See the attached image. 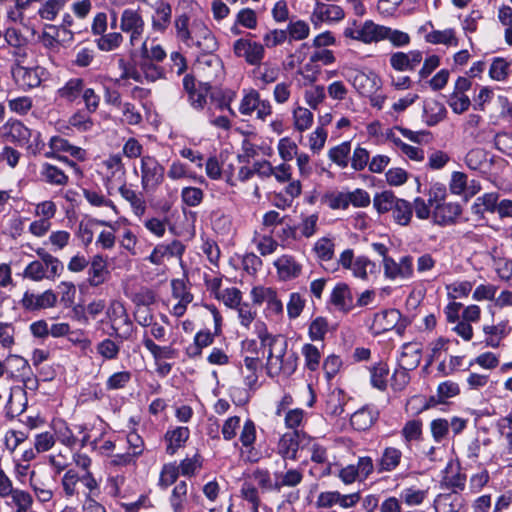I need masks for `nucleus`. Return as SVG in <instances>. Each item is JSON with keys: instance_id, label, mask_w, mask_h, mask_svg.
I'll list each match as a JSON object with an SVG mask.
<instances>
[{"instance_id": "49", "label": "nucleus", "mask_w": 512, "mask_h": 512, "mask_svg": "<svg viewBox=\"0 0 512 512\" xmlns=\"http://www.w3.org/2000/svg\"><path fill=\"white\" fill-rule=\"evenodd\" d=\"M240 495L245 501L251 504L252 512H259L261 499L258 489L253 482L245 479L240 489Z\"/></svg>"}, {"instance_id": "54", "label": "nucleus", "mask_w": 512, "mask_h": 512, "mask_svg": "<svg viewBox=\"0 0 512 512\" xmlns=\"http://www.w3.org/2000/svg\"><path fill=\"white\" fill-rule=\"evenodd\" d=\"M422 421L418 419L409 420L401 430L406 445L413 441H419L422 438Z\"/></svg>"}, {"instance_id": "57", "label": "nucleus", "mask_w": 512, "mask_h": 512, "mask_svg": "<svg viewBox=\"0 0 512 512\" xmlns=\"http://www.w3.org/2000/svg\"><path fill=\"white\" fill-rule=\"evenodd\" d=\"M398 200L392 192L383 191L375 195L373 205L379 213H386L393 210Z\"/></svg>"}, {"instance_id": "22", "label": "nucleus", "mask_w": 512, "mask_h": 512, "mask_svg": "<svg viewBox=\"0 0 512 512\" xmlns=\"http://www.w3.org/2000/svg\"><path fill=\"white\" fill-rule=\"evenodd\" d=\"M121 197L129 203L133 213L137 217H142L147 209L146 200L141 192H137L128 186L126 183H122L117 187Z\"/></svg>"}, {"instance_id": "42", "label": "nucleus", "mask_w": 512, "mask_h": 512, "mask_svg": "<svg viewBox=\"0 0 512 512\" xmlns=\"http://www.w3.org/2000/svg\"><path fill=\"white\" fill-rule=\"evenodd\" d=\"M304 100L310 109L316 110L326 99L325 87L323 85H305Z\"/></svg>"}, {"instance_id": "14", "label": "nucleus", "mask_w": 512, "mask_h": 512, "mask_svg": "<svg viewBox=\"0 0 512 512\" xmlns=\"http://www.w3.org/2000/svg\"><path fill=\"white\" fill-rule=\"evenodd\" d=\"M185 251V246L179 240H173L171 243H161L154 247L147 260L154 265H162L171 258H181Z\"/></svg>"}, {"instance_id": "58", "label": "nucleus", "mask_w": 512, "mask_h": 512, "mask_svg": "<svg viewBox=\"0 0 512 512\" xmlns=\"http://www.w3.org/2000/svg\"><path fill=\"white\" fill-rule=\"evenodd\" d=\"M301 353L304 357L306 368L310 371L317 370L321 360V353L319 349L313 344L306 343L303 345Z\"/></svg>"}, {"instance_id": "62", "label": "nucleus", "mask_w": 512, "mask_h": 512, "mask_svg": "<svg viewBox=\"0 0 512 512\" xmlns=\"http://www.w3.org/2000/svg\"><path fill=\"white\" fill-rule=\"evenodd\" d=\"M57 213V206L52 200H45L34 205L35 218L51 221Z\"/></svg>"}, {"instance_id": "6", "label": "nucleus", "mask_w": 512, "mask_h": 512, "mask_svg": "<svg viewBox=\"0 0 512 512\" xmlns=\"http://www.w3.org/2000/svg\"><path fill=\"white\" fill-rule=\"evenodd\" d=\"M141 187L145 192L155 191L164 180V167L159 161L150 155L141 157Z\"/></svg>"}, {"instance_id": "59", "label": "nucleus", "mask_w": 512, "mask_h": 512, "mask_svg": "<svg viewBox=\"0 0 512 512\" xmlns=\"http://www.w3.org/2000/svg\"><path fill=\"white\" fill-rule=\"evenodd\" d=\"M322 202L333 210H345L349 207L347 192H327L323 195Z\"/></svg>"}, {"instance_id": "26", "label": "nucleus", "mask_w": 512, "mask_h": 512, "mask_svg": "<svg viewBox=\"0 0 512 512\" xmlns=\"http://www.w3.org/2000/svg\"><path fill=\"white\" fill-rule=\"evenodd\" d=\"M330 302L339 311H350L353 308V298L349 287L343 283L336 285L331 293Z\"/></svg>"}, {"instance_id": "24", "label": "nucleus", "mask_w": 512, "mask_h": 512, "mask_svg": "<svg viewBox=\"0 0 512 512\" xmlns=\"http://www.w3.org/2000/svg\"><path fill=\"white\" fill-rule=\"evenodd\" d=\"M84 84L82 78L69 79L63 86L57 89L56 99L69 104L74 103L83 93Z\"/></svg>"}, {"instance_id": "43", "label": "nucleus", "mask_w": 512, "mask_h": 512, "mask_svg": "<svg viewBox=\"0 0 512 512\" xmlns=\"http://www.w3.org/2000/svg\"><path fill=\"white\" fill-rule=\"evenodd\" d=\"M246 480L253 482L254 485H257L263 492L280 489L278 482L273 483L268 470L256 469Z\"/></svg>"}, {"instance_id": "7", "label": "nucleus", "mask_w": 512, "mask_h": 512, "mask_svg": "<svg viewBox=\"0 0 512 512\" xmlns=\"http://www.w3.org/2000/svg\"><path fill=\"white\" fill-rule=\"evenodd\" d=\"M239 112L244 116H251L256 112V117L265 121L272 114V106L268 100L261 99L255 89L244 90L239 104Z\"/></svg>"}, {"instance_id": "61", "label": "nucleus", "mask_w": 512, "mask_h": 512, "mask_svg": "<svg viewBox=\"0 0 512 512\" xmlns=\"http://www.w3.org/2000/svg\"><path fill=\"white\" fill-rule=\"evenodd\" d=\"M217 299L222 301L225 306L236 309L242 304V293L236 287L223 289L221 293H217Z\"/></svg>"}, {"instance_id": "21", "label": "nucleus", "mask_w": 512, "mask_h": 512, "mask_svg": "<svg viewBox=\"0 0 512 512\" xmlns=\"http://www.w3.org/2000/svg\"><path fill=\"white\" fill-rule=\"evenodd\" d=\"M348 80L362 95L372 94L379 89V79L373 72L365 73L357 70Z\"/></svg>"}, {"instance_id": "29", "label": "nucleus", "mask_w": 512, "mask_h": 512, "mask_svg": "<svg viewBox=\"0 0 512 512\" xmlns=\"http://www.w3.org/2000/svg\"><path fill=\"white\" fill-rule=\"evenodd\" d=\"M190 496L192 493L189 494L188 484L185 481L178 482L169 499L173 512H185Z\"/></svg>"}, {"instance_id": "50", "label": "nucleus", "mask_w": 512, "mask_h": 512, "mask_svg": "<svg viewBox=\"0 0 512 512\" xmlns=\"http://www.w3.org/2000/svg\"><path fill=\"white\" fill-rule=\"evenodd\" d=\"M412 214V205L404 199H399L392 210L394 221L402 226H406L410 223Z\"/></svg>"}, {"instance_id": "47", "label": "nucleus", "mask_w": 512, "mask_h": 512, "mask_svg": "<svg viewBox=\"0 0 512 512\" xmlns=\"http://www.w3.org/2000/svg\"><path fill=\"white\" fill-rule=\"evenodd\" d=\"M141 57L146 61L161 62L166 58V52L160 44L153 41L149 44L148 40H144L140 47Z\"/></svg>"}, {"instance_id": "12", "label": "nucleus", "mask_w": 512, "mask_h": 512, "mask_svg": "<svg viewBox=\"0 0 512 512\" xmlns=\"http://www.w3.org/2000/svg\"><path fill=\"white\" fill-rule=\"evenodd\" d=\"M276 268L277 277L281 281H290L302 274V263L291 254L279 256L273 263Z\"/></svg>"}, {"instance_id": "35", "label": "nucleus", "mask_w": 512, "mask_h": 512, "mask_svg": "<svg viewBox=\"0 0 512 512\" xmlns=\"http://www.w3.org/2000/svg\"><path fill=\"white\" fill-rule=\"evenodd\" d=\"M172 9L168 3L158 4L152 17V28L157 32H164L171 22Z\"/></svg>"}, {"instance_id": "55", "label": "nucleus", "mask_w": 512, "mask_h": 512, "mask_svg": "<svg viewBox=\"0 0 512 512\" xmlns=\"http://www.w3.org/2000/svg\"><path fill=\"white\" fill-rule=\"evenodd\" d=\"M287 38L292 41H301L306 39L310 34V27L307 22L303 20L290 21L287 29Z\"/></svg>"}, {"instance_id": "38", "label": "nucleus", "mask_w": 512, "mask_h": 512, "mask_svg": "<svg viewBox=\"0 0 512 512\" xmlns=\"http://www.w3.org/2000/svg\"><path fill=\"white\" fill-rule=\"evenodd\" d=\"M79 482H81V476L76 470L69 469L64 473L61 487L65 498L70 499L79 495Z\"/></svg>"}, {"instance_id": "15", "label": "nucleus", "mask_w": 512, "mask_h": 512, "mask_svg": "<svg viewBox=\"0 0 512 512\" xmlns=\"http://www.w3.org/2000/svg\"><path fill=\"white\" fill-rule=\"evenodd\" d=\"M57 303V295L52 290L41 294L26 291L20 301L21 307L27 311H36L52 308Z\"/></svg>"}, {"instance_id": "63", "label": "nucleus", "mask_w": 512, "mask_h": 512, "mask_svg": "<svg viewBox=\"0 0 512 512\" xmlns=\"http://www.w3.org/2000/svg\"><path fill=\"white\" fill-rule=\"evenodd\" d=\"M328 332V321L324 317H316L309 325V337L312 341H322Z\"/></svg>"}, {"instance_id": "60", "label": "nucleus", "mask_w": 512, "mask_h": 512, "mask_svg": "<svg viewBox=\"0 0 512 512\" xmlns=\"http://www.w3.org/2000/svg\"><path fill=\"white\" fill-rule=\"evenodd\" d=\"M389 368L386 363L380 362L371 369V383L380 390H384L387 386Z\"/></svg>"}, {"instance_id": "37", "label": "nucleus", "mask_w": 512, "mask_h": 512, "mask_svg": "<svg viewBox=\"0 0 512 512\" xmlns=\"http://www.w3.org/2000/svg\"><path fill=\"white\" fill-rule=\"evenodd\" d=\"M92 112L84 109L75 111L68 119V124L78 132H88L94 127V121L91 118Z\"/></svg>"}, {"instance_id": "11", "label": "nucleus", "mask_w": 512, "mask_h": 512, "mask_svg": "<svg viewBox=\"0 0 512 512\" xmlns=\"http://www.w3.org/2000/svg\"><path fill=\"white\" fill-rule=\"evenodd\" d=\"M233 52L237 57H242L250 65H260L265 57L264 45L245 38L236 40L233 44Z\"/></svg>"}, {"instance_id": "20", "label": "nucleus", "mask_w": 512, "mask_h": 512, "mask_svg": "<svg viewBox=\"0 0 512 512\" xmlns=\"http://www.w3.org/2000/svg\"><path fill=\"white\" fill-rule=\"evenodd\" d=\"M462 209L458 203H436L433 206V220L439 225H448L456 221Z\"/></svg>"}, {"instance_id": "56", "label": "nucleus", "mask_w": 512, "mask_h": 512, "mask_svg": "<svg viewBox=\"0 0 512 512\" xmlns=\"http://www.w3.org/2000/svg\"><path fill=\"white\" fill-rule=\"evenodd\" d=\"M424 112L426 115V122L429 126L436 125L446 116L445 107L437 101L427 103L424 107Z\"/></svg>"}, {"instance_id": "3", "label": "nucleus", "mask_w": 512, "mask_h": 512, "mask_svg": "<svg viewBox=\"0 0 512 512\" xmlns=\"http://www.w3.org/2000/svg\"><path fill=\"white\" fill-rule=\"evenodd\" d=\"M39 260L30 262L24 269V277L35 282L43 279L54 280L60 276L64 267L62 262L44 248L35 250Z\"/></svg>"}, {"instance_id": "8", "label": "nucleus", "mask_w": 512, "mask_h": 512, "mask_svg": "<svg viewBox=\"0 0 512 512\" xmlns=\"http://www.w3.org/2000/svg\"><path fill=\"white\" fill-rule=\"evenodd\" d=\"M385 32L386 26L375 24L371 20H367L361 25H357L354 21L352 25L345 28L344 36L353 40L361 41L365 44H370L383 40Z\"/></svg>"}, {"instance_id": "34", "label": "nucleus", "mask_w": 512, "mask_h": 512, "mask_svg": "<svg viewBox=\"0 0 512 512\" xmlns=\"http://www.w3.org/2000/svg\"><path fill=\"white\" fill-rule=\"evenodd\" d=\"M294 129L300 133L311 128L314 116L310 108L297 105L292 112Z\"/></svg>"}, {"instance_id": "48", "label": "nucleus", "mask_w": 512, "mask_h": 512, "mask_svg": "<svg viewBox=\"0 0 512 512\" xmlns=\"http://www.w3.org/2000/svg\"><path fill=\"white\" fill-rule=\"evenodd\" d=\"M260 366V361L257 357H245L241 373L244 376L245 384L252 388L258 380L257 370Z\"/></svg>"}, {"instance_id": "33", "label": "nucleus", "mask_w": 512, "mask_h": 512, "mask_svg": "<svg viewBox=\"0 0 512 512\" xmlns=\"http://www.w3.org/2000/svg\"><path fill=\"white\" fill-rule=\"evenodd\" d=\"M190 431L187 427H176L169 430L165 434V439L168 442L167 452L173 455L176 450L184 445L188 440Z\"/></svg>"}, {"instance_id": "13", "label": "nucleus", "mask_w": 512, "mask_h": 512, "mask_svg": "<svg viewBox=\"0 0 512 512\" xmlns=\"http://www.w3.org/2000/svg\"><path fill=\"white\" fill-rule=\"evenodd\" d=\"M384 275L390 279H408L413 275V261L411 256H404L399 262L391 257L383 259Z\"/></svg>"}, {"instance_id": "16", "label": "nucleus", "mask_w": 512, "mask_h": 512, "mask_svg": "<svg viewBox=\"0 0 512 512\" xmlns=\"http://www.w3.org/2000/svg\"><path fill=\"white\" fill-rule=\"evenodd\" d=\"M33 132L18 120H8L0 127V136L9 142L25 145L29 143Z\"/></svg>"}, {"instance_id": "30", "label": "nucleus", "mask_w": 512, "mask_h": 512, "mask_svg": "<svg viewBox=\"0 0 512 512\" xmlns=\"http://www.w3.org/2000/svg\"><path fill=\"white\" fill-rule=\"evenodd\" d=\"M402 451L395 447H386L378 461L379 472L394 471L401 462Z\"/></svg>"}, {"instance_id": "4", "label": "nucleus", "mask_w": 512, "mask_h": 512, "mask_svg": "<svg viewBox=\"0 0 512 512\" xmlns=\"http://www.w3.org/2000/svg\"><path fill=\"white\" fill-rule=\"evenodd\" d=\"M120 30L129 36L131 46L138 44L144 35L145 20L140 9L126 8L120 16Z\"/></svg>"}, {"instance_id": "44", "label": "nucleus", "mask_w": 512, "mask_h": 512, "mask_svg": "<svg viewBox=\"0 0 512 512\" xmlns=\"http://www.w3.org/2000/svg\"><path fill=\"white\" fill-rule=\"evenodd\" d=\"M97 225L113 228V225L105 220L92 219L86 222H81L79 224L78 236L85 246L92 243L94 238V228Z\"/></svg>"}, {"instance_id": "28", "label": "nucleus", "mask_w": 512, "mask_h": 512, "mask_svg": "<svg viewBox=\"0 0 512 512\" xmlns=\"http://www.w3.org/2000/svg\"><path fill=\"white\" fill-rule=\"evenodd\" d=\"M378 417V413L372 408L366 406L357 410L351 415L350 421L354 429L365 431L369 429Z\"/></svg>"}, {"instance_id": "51", "label": "nucleus", "mask_w": 512, "mask_h": 512, "mask_svg": "<svg viewBox=\"0 0 512 512\" xmlns=\"http://www.w3.org/2000/svg\"><path fill=\"white\" fill-rule=\"evenodd\" d=\"M421 361V353L419 349L413 346L404 347L401 356L399 358V366L411 371L418 367Z\"/></svg>"}, {"instance_id": "5", "label": "nucleus", "mask_w": 512, "mask_h": 512, "mask_svg": "<svg viewBox=\"0 0 512 512\" xmlns=\"http://www.w3.org/2000/svg\"><path fill=\"white\" fill-rule=\"evenodd\" d=\"M105 186L109 194L122 183H126V168L121 154H111L101 162Z\"/></svg>"}, {"instance_id": "25", "label": "nucleus", "mask_w": 512, "mask_h": 512, "mask_svg": "<svg viewBox=\"0 0 512 512\" xmlns=\"http://www.w3.org/2000/svg\"><path fill=\"white\" fill-rule=\"evenodd\" d=\"M299 448V432L290 431L284 433L277 444V453L284 459L295 460Z\"/></svg>"}, {"instance_id": "2", "label": "nucleus", "mask_w": 512, "mask_h": 512, "mask_svg": "<svg viewBox=\"0 0 512 512\" xmlns=\"http://www.w3.org/2000/svg\"><path fill=\"white\" fill-rule=\"evenodd\" d=\"M177 38L189 47H196L204 53H213L218 48V42L212 31L199 19L190 21L187 14L175 18Z\"/></svg>"}, {"instance_id": "64", "label": "nucleus", "mask_w": 512, "mask_h": 512, "mask_svg": "<svg viewBox=\"0 0 512 512\" xmlns=\"http://www.w3.org/2000/svg\"><path fill=\"white\" fill-rule=\"evenodd\" d=\"M30 486L38 501L46 503L52 499L53 491L43 482L35 478V472L31 473Z\"/></svg>"}, {"instance_id": "41", "label": "nucleus", "mask_w": 512, "mask_h": 512, "mask_svg": "<svg viewBox=\"0 0 512 512\" xmlns=\"http://www.w3.org/2000/svg\"><path fill=\"white\" fill-rule=\"evenodd\" d=\"M497 203V193H486L475 200L472 205V212L479 216H483L486 212H495Z\"/></svg>"}, {"instance_id": "27", "label": "nucleus", "mask_w": 512, "mask_h": 512, "mask_svg": "<svg viewBox=\"0 0 512 512\" xmlns=\"http://www.w3.org/2000/svg\"><path fill=\"white\" fill-rule=\"evenodd\" d=\"M435 512H461L463 499L456 493L440 494L434 501Z\"/></svg>"}, {"instance_id": "39", "label": "nucleus", "mask_w": 512, "mask_h": 512, "mask_svg": "<svg viewBox=\"0 0 512 512\" xmlns=\"http://www.w3.org/2000/svg\"><path fill=\"white\" fill-rule=\"evenodd\" d=\"M425 39L428 43L431 44H443L446 46H457L458 39L456 37V32L452 28L444 29V30H432L428 34H426Z\"/></svg>"}, {"instance_id": "10", "label": "nucleus", "mask_w": 512, "mask_h": 512, "mask_svg": "<svg viewBox=\"0 0 512 512\" xmlns=\"http://www.w3.org/2000/svg\"><path fill=\"white\" fill-rule=\"evenodd\" d=\"M344 16L345 13L342 7L316 0L310 15V21L314 27L317 28L322 23L332 24L334 22H339L344 18Z\"/></svg>"}, {"instance_id": "9", "label": "nucleus", "mask_w": 512, "mask_h": 512, "mask_svg": "<svg viewBox=\"0 0 512 512\" xmlns=\"http://www.w3.org/2000/svg\"><path fill=\"white\" fill-rule=\"evenodd\" d=\"M374 471V463L371 457H359L357 464H349L342 467L338 472V477L345 484H352L355 481H365Z\"/></svg>"}, {"instance_id": "52", "label": "nucleus", "mask_w": 512, "mask_h": 512, "mask_svg": "<svg viewBox=\"0 0 512 512\" xmlns=\"http://www.w3.org/2000/svg\"><path fill=\"white\" fill-rule=\"evenodd\" d=\"M69 0H47L38 10L43 20L53 21Z\"/></svg>"}, {"instance_id": "23", "label": "nucleus", "mask_w": 512, "mask_h": 512, "mask_svg": "<svg viewBox=\"0 0 512 512\" xmlns=\"http://www.w3.org/2000/svg\"><path fill=\"white\" fill-rule=\"evenodd\" d=\"M12 75L17 84L24 89L35 88L41 83L38 69L24 67L20 64H15L12 67Z\"/></svg>"}, {"instance_id": "1", "label": "nucleus", "mask_w": 512, "mask_h": 512, "mask_svg": "<svg viewBox=\"0 0 512 512\" xmlns=\"http://www.w3.org/2000/svg\"><path fill=\"white\" fill-rule=\"evenodd\" d=\"M261 346L267 351L266 370L270 377L280 374L289 376L297 368V357L288 351L287 340L281 335H272L267 331L259 333Z\"/></svg>"}, {"instance_id": "19", "label": "nucleus", "mask_w": 512, "mask_h": 512, "mask_svg": "<svg viewBox=\"0 0 512 512\" xmlns=\"http://www.w3.org/2000/svg\"><path fill=\"white\" fill-rule=\"evenodd\" d=\"M400 318L401 314L396 309L383 310L374 315L370 328L373 333L382 334L394 329L400 321Z\"/></svg>"}, {"instance_id": "53", "label": "nucleus", "mask_w": 512, "mask_h": 512, "mask_svg": "<svg viewBox=\"0 0 512 512\" xmlns=\"http://www.w3.org/2000/svg\"><path fill=\"white\" fill-rule=\"evenodd\" d=\"M297 74L302 76L303 85H311L318 80L321 74V67L316 62H313L309 56L308 62L297 70Z\"/></svg>"}, {"instance_id": "46", "label": "nucleus", "mask_w": 512, "mask_h": 512, "mask_svg": "<svg viewBox=\"0 0 512 512\" xmlns=\"http://www.w3.org/2000/svg\"><path fill=\"white\" fill-rule=\"evenodd\" d=\"M346 400L341 391L332 392L326 400L325 412L331 417H339L344 413Z\"/></svg>"}, {"instance_id": "18", "label": "nucleus", "mask_w": 512, "mask_h": 512, "mask_svg": "<svg viewBox=\"0 0 512 512\" xmlns=\"http://www.w3.org/2000/svg\"><path fill=\"white\" fill-rule=\"evenodd\" d=\"M88 265V282L90 286L97 287L108 279L110 272L107 259L103 255H94Z\"/></svg>"}, {"instance_id": "45", "label": "nucleus", "mask_w": 512, "mask_h": 512, "mask_svg": "<svg viewBox=\"0 0 512 512\" xmlns=\"http://www.w3.org/2000/svg\"><path fill=\"white\" fill-rule=\"evenodd\" d=\"M11 498V503L16 507L15 512H32L33 505V497L32 495L18 488H15L11 494H9Z\"/></svg>"}, {"instance_id": "36", "label": "nucleus", "mask_w": 512, "mask_h": 512, "mask_svg": "<svg viewBox=\"0 0 512 512\" xmlns=\"http://www.w3.org/2000/svg\"><path fill=\"white\" fill-rule=\"evenodd\" d=\"M508 331L509 328L506 322L484 326L483 332L486 335V345L492 348L499 347L501 340L508 334Z\"/></svg>"}, {"instance_id": "17", "label": "nucleus", "mask_w": 512, "mask_h": 512, "mask_svg": "<svg viewBox=\"0 0 512 512\" xmlns=\"http://www.w3.org/2000/svg\"><path fill=\"white\" fill-rule=\"evenodd\" d=\"M183 86L188 93L191 106L195 109H203L207 102L210 86L207 83L196 84L195 79L190 75L184 77Z\"/></svg>"}, {"instance_id": "32", "label": "nucleus", "mask_w": 512, "mask_h": 512, "mask_svg": "<svg viewBox=\"0 0 512 512\" xmlns=\"http://www.w3.org/2000/svg\"><path fill=\"white\" fill-rule=\"evenodd\" d=\"M40 174L46 183L55 186H65L69 179L62 169L49 163L42 165Z\"/></svg>"}, {"instance_id": "31", "label": "nucleus", "mask_w": 512, "mask_h": 512, "mask_svg": "<svg viewBox=\"0 0 512 512\" xmlns=\"http://www.w3.org/2000/svg\"><path fill=\"white\" fill-rule=\"evenodd\" d=\"M143 345L152 354L156 363L165 359H174L178 355V351L171 345H157L151 338L144 336Z\"/></svg>"}, {"instance_id": "40", "label": "nucleus", "mask_w": 512, "mask_h": 512, "mask_svg": "<svg viewBox=\"0 0 512 512\" xmlns=\"http://www.w3.org/2000/svg\"><path fill=\"white\" fill-rule=\"evenodd\" d=\"M351 152V143L349 141L342 142L329 149L328 157L341 169H344L349 164V155Z\"/></svg>"}]
</instances>
